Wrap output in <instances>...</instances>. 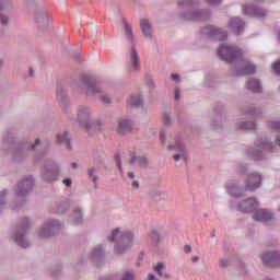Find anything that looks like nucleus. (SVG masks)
I'll list each match as a JSON object with an SVG mask.
<instances>
[{
    "mask_svg": "<svg viewBox=\"0 0 280 280\" xmlns=\"http://www.w3.org/2000/svg\"><path fill=\"white\" fill-rule=\"evenodd\" d=\"M132 240L135 234L131 231L121 232L119 229L114 230L109 236V242H116L115 253L118 255H124L132 246Z\"/></svg>",
    "mask_w": 280,
    "mask_h": 280,
    "instance_id": "1",
    "label": "nucleus"
},
{
    "mask_svg": "<svg viewBox=\"0 0 280 280\" xmlns=\"http://www.w3.org/2000/svg\"><path fill=\"white\" fill-rule=\"evenodd\" d=\"M218 54L222 60L231 62L232 60H235V58H238V56H242V50L235 46L223 44L219 47Z\"/></svg>",
    "mask_w": 280,
    "mask_h": 280,
    "instance_id": "2",
    "label": "nucleus"
},
{
    "mask_svg": "<svg viewBox=\"0 0 280 280\" xmlns=\"http://www.w3.org/2000/svg\"><path fill=\"white\" fill-rule=\"evenodd\" d=\"M261 187V175L252 174L248 176L247 183L245 185L246 191H255Z\"/></svg>",
    "mask_w": 280,
    "mask_h": 280,
    "instance_id": "3",
    "label": "nucleus"
},
{
    "mask_svg": "<svg viewBox=\"0 0 280 280\" xmlns=\"http://www.w3.org/2000/svg\"><path fill=\"white\" fill-rule=\"evenodd\" d=\"M264 264L268 266H280V254L277 252H268L262 255Z\"/></svg>",
    "mask_w": 280,
    "mask_h": 280,
    "instance_id": "4",
    "label": "nucleus"
},
{
    "mask_svg": "<svg viewBox=\"0 0 280 280\" xmlns=\"http://www.w3.org/2000/svg\"><path fill=\"white\" fill-rule=\"evenodd\" d=\"M33 186H34V178L30 176L26 179L22 180V183L18 186L16 196L27 195V191H30Z\"/></svg>",
    "mask_w": 280,
    "mask_h": 280,
    "instance_id": "5",
    "label": "nucleus"
},
{
    "mask_svg": "<svg viewBox=\"0 0 280 280\" xmlns=\"http://www.w3.org/2000/svg\"><path fill=\"white\" fill-rule=\"evenodd\" d=\"M258 205L256 199H247L240 205L238 209L243 213H252L257 209Z\"/></svg>",
    "mask_w": 280,
    "mask_h": 280,
    "instance_id": "6",
    "label": "nucleus"
},
{
    "mask_svg": "<svg viewBox=\"0 0 280 280\" xmlns=\"http://www.w3.org/2000/svg\"><path fill=\"white\" fill-rule=\"evenodd\" d=\"M203 34H209V36H215L218 40H226V33L221 30H217L214 26H208L205 28Z\"/></svg>",
    "mask_w": 280,
    "mask_h": 280,
    "instance_id": "7",
    "label": "nucleus"
},
{
    "mask_svg": "<svg viewBox=\"0 0 280 280\" xmlns=\"http://www.w3.org/2000/svg\"><path fill=\"white\" fill-rule=\"evenodd\" d=\"M272 213L268 212L267 210H257L254 214V220L256 222H268L272 220Z\"/></svg>",
    "mask_w": 280,
    "mask_h": 280,
    "instance_id": "8",
    "label": "nucleus"
},
{
    "mask_svg": "<svg viewBox=\"0 0 280 280\" xmlns=\"http://www.w3.org/2000/svg\"><path fill=\"white\" fill-rule=\"evenodd\" d=\"M230 27L233 30L234 34L240 36L241 32H244V21L240 20V18H233Z\"/></svg>",
    "mask_w": 280,
    "mask_h": 280,
    "instance_id": "9",
    "label": "nucleus"
},
{
    "mask_svg": "<svg viewBox=\"0 0 280 280\" xmlns=\"http://www.w3.org/2000/svg\"><path fill=\"white\" fill-rule=\"evenodd\" d=\"M131 129H132V124H130V120L118 121L117 132H119L120 135H126V132H130Z\"/></svg>",
    "mask_w": 280,
    "mask_h": 280,
    "instance_id": "10",
    "label": "nucleus"
},
{
    "mask_svg": "<svg viewBox=\"0 0 280 280\" xmlns=\"http://www.w3.org/2000/svg\"><path fill=\"white\" fill-rule=\"evenodd\" d=\"M140 27L147 38H152V25L148 20H141Z\"/></svg>",
    "mask_w": 280,
    "mask_h": 280,
    "instance_id": "11",
    "label": "nucleus"
},
{
    "mask_svg": "<svg viewBox=\"0 0 280 280\" xmlns=\"http://www.w3.org/2000/svg\"><path fill=\"white\" fill-rule=\"evenodd\" d=\"M243 12L244 14H253L254 16H266V11L261 10V9H253L250 7H245L243 8Z\"/></svg>",
    "mask_w": 280,
    "mask_h": 280,
    "instance_id": "12",
    "label": "nucleus"
},
{
    "mask_svg": "<svg viewBox=\"0 0 280 280\" xmlns=\"http://www.w3.org/2000/svg\"><path fill=\"white\" fill-rule=\"evenodd\" d=\"M131 70L137 71L139 69V54L135 48L131 49L130 54Z\"/></svg>",
    "mask_w": 280,
    "mask_h": 280,
    "instance_id": "13",
    "label": "nucleus"
},
{
    "mask_svg": "<svg viewBox=\"0 0 280 280\" xmlns=\"http://www.w3.org/2000/svg\"><path fill=\"white\" fill-rule=\"evenodd\" d=\"M247 89L249 91H253V93H259L261 91V84L259 83V81H257V79H250L247 82Z\"/></svg>",
    "mask_w": 280,
    "mask_h": 280,
    "instance_id": "14",
    "label": "nucleus"
},
{
    "mask_svg": "<svg viewBox=\"0 0 280 280\" xmlns=\"http://www.w3.org/2000/svg\"><path fill=\"white\" fill-rule=\"evenodd\" d=\"M130 163H137V165H140V167H145L148 165V160L143 156L137 158L135 154H131Z\"/></svg>",
    "mask_w": 280,
    "mask_h": 280,
    "instance_id": "15",
    "label": "nucleus"
},
{
    "mask_svg": "<svg viewBox=\"0 0 280 280\" xmlns=\"http://www.w3.org/2000/svg\"><path fill=\"white\" fill-rule=\"evenodd\" d=\"M56 229V224L50 223L49 225L43 228L39 233L40 237H49L51 235V232Z\"/></svg>",
    "mask_w": 280,
    "mask_h": 280,
    "instance_id": "16",
    "label": "nucleus"
},
{
    "mask_svg": "<svg viewBox=\"0 0 280 280\" xmlns=\"http://www.w3.org/2000/svg\"><path fill=\"white\" fill-rule=\"evenodd\" d=\"M14 241L18 243V246H21L22 248H27L30 244L23 236V233H20L15 236Z\"/></svg>",
    "mask_w": 280,
    "mask_h": 280,
    "instance_id": "17",
    "label": "nucleus"
},
{
    "mask_svg": "<svg viewBox=\"0 0 280 280\" xmlns=\"http://www.w3.org/2000/svg\"><path fill=\"white\" fill-rule=\"evenodd\" d=\"M163 270H165V265L163 262H159L155 267H154V271L158 272V275L160 277H164V279H170V276L166 273H163Z\"/></svg>",
    "mask_w": 280,
    "mask_h": 280,
    "instance_id": "18",
    "label": "nucleus"
},
{
    "mask_svg": "<svg viewBox=\"0 0 280 280\" xmlns=\"http://www.w3.org/2000/svg\"><path fill=\"white\" fill-rule=\"evenodd\" d=\"M253 73H255V67L250 63H247L244 66L241 74L242 75H253Z\"/></svg>",
    "mask_w": 280,
    "mask_h": 280,
    "instance_id": "19",
    "label": "nucleus"
},
{
    "mask_svg": "<svg viewBox=\"0 0 280 280\" xmlns=\"http://www.w3.org/2000/svg\"><path fill=\"white\" fill-rule=\"evenodd\" d=\"M58 177V170H55V171H47L45 174H44V178L46 180H56V178Z\"/></svg>",
    "mask_w": 280,
    "mask_h": 280,
    "instance_id": "20",
    "label": "nucleus"
},
{
    "mask_svg": "<svg viewBox=\"0 0 280 280\" xmlns=\"http://www.w3.org/2000/svg\"><path fill=\"white\" fill-rule=\"evenodd\" d=\"M37 23H44V25H49V13H40L37 18Z\"/></svg>",
    "mask_w": 280,
    "mask_h": 280,
    "instance_id": "21",
    "label": "nucleus"
},
{
    "mask_svg": "<svg viewBox=\"0 0 280 280\" xmlns=\"http://www.w3.org/2000/svg\"><path fill=\"white\" fill-rule=\"evenodd\" d=\"M57 141L58 143H66V147L68 148V150L71 149V145L69 144V138H67V132H63L62 136L58 135Z\"/></svg>",
    "mask_w": 280,
    "mask_h": 280,
    "instance_id": "22",
    "label": "nucleus"
},
{
    "mask_svg": "<svg viewBox=\"0 0 280 280\" xmlns=\"http://www.w3.org/2000/svg\"><path fill=\"white\" fill-rule=\"evenodd\" d=\"M141 96H131L128 101L129 106H141Z\"/></svg>",
    "mask_w": 280,
    "mask_h": 280,
    "instance_id": "23",
    "label": "nucleus"
},
{
    "mask_svg": "<svg viewBox=\"0 0 280 280\" xmlns=\"http://www.w3.org/2000/svg\"><path fill=\"white\" fill-rule=\"evenodd\" d=\"M82 82H84V84H88L90 89H92V93H100V91L94 88L95 85H93V82H91L90 77H83Z\"/></svg>",
    "mask_w": 280,
    "mask_h": 280,
    "instance_id": "24",
    "label": "nucleus"
},
{
    "mask_svg": "<svg viewBox=\"0 0 280 280\" xmlns=\"http://www.w3.org/2000/svg\"><path fill=\"white\" fill-rule=\"evenodd\" d=\"M79 119H84L85 121H89V110L86 108L80 109L78 113Z\"/></svg>",
    "mask_w": 280,
    "mask_h": 280,
    "instance_id": "25",
    "label": "nucleus"
},
{
    "mask_svg": "<svg viewBox=\"0 0 280 280\" xmlns=\"http://www.w3.org/2000/svg\"><path fill=\"white\" fill-rule=\"evenodd\" d=\"M260 148L261 150H267L268 152H270V150H272V144L265 140L260 142Z\"/></svg>",
    "mask_w": 280,
    "mask_h": 280,
    "instance_id": "26",
    "label": "nucleus"
},
{
    "mask_svg": "<svg viewBox=\"0 0 280 280\" xmlns=\"http://www.w3.org/2000/svg\"><path fill=\"white\" fill-rule=\"evenodd\" d=\"M228 192L230 194V196H234V198H240V195H237L240 192V189H237L236 187L228 188Z\"/></svg>",
    "mask_w": 280,
    "mask_h": 280,
    "instance_id": "27",
    "label": "nucleus"
},
{
    "mask_svg": "<svg viewBox=\"0 0 280 280\" xmlns=\"http://www.w3.org/2000/svg\"><path fill=\"white\" fill-rule=\"evenodd\" d=\"M125 31L127 38H129V40H132V28L130 27V25L125 24Z\"/></svg>",
    "mask_w": 280,
    "mask_h": 280,
    "instance_id": "28",
    "label": "nucleus"
},
{
    "mask_svg": "<svg viewBox=\"0 0 280 280\" xmlns=\"http://www.w3.org/2000/svg\"><path fill=\"white\" fill-rule=\"evenodd\" d=\"M242 128H245V130H255V122H245Z\"/></svg>",
    "mask_w": 280,
    "mask_h": 280,
    "instance_id": "29",
    "label": "nucleus"
},
{
    "mask_svg": "<svg viewBox=\"0 0 280 280\" xmlns=\"http://www.w3.org/2000/svg\"><path fill=\"white\" fill-rule=\"evenodd\" d=\"M174 161H178L179 159H183L184 161H187V154L186 153H182V154H175L173 156Z\"/></svg>",
    "mask_w": 280,
    "mask_h": 280,
    "instance_id": "30",
    "label": "nucleus"
},
{
    "mask_svg": "<svg viewBox=\"0 0 280 280\" xmlns=\"http://www.w3.org/2000/svg\"><path fill=\"white\" fill-rule=\"evenodd\" d=\"M163 122L165 126H170V124H172V118H170V115L165 114L163 116Z\"/></svg>",
    "mask_w": 280,
    "mask_h": 280,
    "instance_id": "31",
    "label": "nucleus"
},
{
    "mask_svg": "<svg viewBox=\"0 0 280 280\" xmlns=\"http://www.w3.org/2000/svg\"><path fill=\"white\" fill-rule=\"evenodd\" d=\"M89 175L91 176L94 183H97V177H95V168H90Z\"/></svg>",
    "mask_w": 280,
    "mask_h": 280,
    "instance_id": "32",
    "label": "nucleus"
},
{
    "mask_svg": "<svg viewBox=\"0 0 280 280\" xmlns=\"http://www.w3.org/2000/svg\"><path fill=\"white\" fill-rule=\"evenodd\" d=\"M270 128L272 130H280V122H270Z\"/></svg>",
    "mask_w": 280,
    "mask_h": 280,
    "instance_id": "33",
    "label": "nucleus"
},
{
    "mask_svg": "<svg viewBox=\"0 0 280 280\" xmlns=\"http://www.w3.org/2000/svg\"><path fill=\"white\" fill-rule=\"evenodd\" d=\"M0 23H2V25H8V18L5 15H0Z\"/></svg>",
    "mask_w": 280,
    "mask_h": 280,
    "instance_id": "34",
    "label": "nucleus"
},
{
    "mask_svg": "<svg viewBox=\"0 0 280 280\" xmlns=\"http://www.w3.org/2000/svg\"><path fill=\"white\" fill-rule=\"evenodd\" d=\"M115 161L117 162L118 170H120L121 172V159L119 158V155L115 156Z\"/></svg>",
    "mask_w": 280,
    "mask_h": 280,
    "instance_id": "35",
    "label": "nucleus"
},
{
    "mask_svg": "<svg viewBox=\"0 0 280 280\" xmlns=\"http://www.w3.org/2000/svg\"><path fill=\"white\" fill-rule=\"evenodd\" d=\"M122 280H135V278L132 277V273H125Z\"/></svg>",
    "mask_w": 280,
    "mask_h": 280,
    "instance_id": "36",
    "label": "nucleus"
},
{
    "mask_svg": "<svg viewBox=\"0 0 280 280\" xmlns=\"http://www.w3.org/2000/svg\"><path fill=\"white\" fill-rule=\"evenodd\" d=\"M151 238H152L154 242H159V233H158V232H152Z\"/></svg>",
    "mask_w": 280,
    "mask_h": 280,
    "instance_id": "37",
    "label": "nucleus"
},
{
    "mask_svg": "<svg viewBox=\"0 0 280 280\" xmlns=\"http://www.w3.org/2000/svg\"><path fill=\"white\" fill-rule=\"evenodd\" d=\"M220 266H221L222 268H226V266H229V260H226V259L220 260Z\"/></svg>",
    "mask_w": 280,
    "mask_h": 280,
    "instance_id": "38",
    "label": "nucleus"
},
{
    "mask_svg": "<svg viewBox=\"0 0 280 280\" xmlns=\"http://www.w3.org/2000/svg\"><path fill=\"white\" fill-rule=\"evenodd\" d=\"M101 100L104 102V104H110V97L108 96H102Z\"/></svg>",
    "mask_w": 280,
    "mask_h": 280,
    "instance_id": "39",
    "label": "nucleus"
},
{
    "mask_svg": "<svg viewBox=\"0 0 280 280\" xmlns=\"http://www.w3.org/2000/svg\"><path fill=\"white\" fill-rule=\"evenodd\" d=\"M28 224H30V221H28L27 219H24V220H23V228H22V231H25V229H27Z\"/></svg>",
    "mask_w": 280,
    "mask_h": 280,
    "instance_id": "40",
    "label": "nucleus"
},
{
    "mask_svg": "<svg viewBox=\"0 0 280 280\" xmlns=\"http://www.w3.org/2000/svg\"><path fill=\"white\" fill-rule=\"evenodd\" d=\"M175 100H180V90L179 89L175 90Z\"/></svg>",
    "mask_w": 280,
    "mask_h": 280,
    "instance_id": "41",
    "label": "nucleus"
},
{
    "mask_svg": "<svg viewBox=\"0 0 280 280\" xmlns=\"http://www.w3.org/2000/svg\"><path fill=\"white\" fill-rule=\"evenodd\" d=\"M63 185H66V187H71V179H63Z\"/></svg>",
    "mask_w": 280,
    "mask_h": 280,
    "instance_id": "42",
    "label": "nucleus"
},
{
    "mask_svg": "<svg viewBox=\"0 0 280 280\" xmlns=\"http://www.w3.org/2000/svg\"><path fill=\"white\" fill-rule=\"evenodd\" d=\"M5 191L0 192V205H3V198H5Z\"/></svg>",
    "mask_w": 280,
    "mask_h": 280,
    "instance_id": "43",
    "label": "nucleus"
},
{
    "mask_svg": "<svg viewBox=\"0 0 280 280\" xmlns=\"http://www.w3.org/2000/svg\"><path fill=\"white\" fill-rule=\"evenodd\" d=\"M222 0H208V3H211L212 5H215V3H221Z\"/></svg>",
    "mask_w": 280,
    "mask_h": 280,
    "instance_id": "44",
    "label": "nucleus"
},
{
    "mask_svg": "<svg viewBox=\"0 0 280 280\" xmlns=\"http://www.w3.org/2000/svg\"><path fill=\"white\" fill-rule=\"evenodd\" d=\"M98 253H102V247H98L96 249L93 250V256L95 257V255H98Z\"/></svg>",
    "mask_w": 280,
    "mask_h": 280,
    "instance_id": "45",
    "label": "nucleus"
},
{
    "mask_svg": "<svg viewBox=\"0 0 280 280\" xmlns=\"http://www.w3.org/2000/svg\"><path fill=\"white\" fill-rule=\"evenodd\" d=\"M184 250L185 253H191V246L185 245Z\"/></svg>",
    "mask_w": 280,
    "mask_h": 280,
    "instance_id": "46",
    "label": "nucleus"
},
{
    "mask_svg": "<svg viewBox=\"0 0 280 280\" xmlns=\"http://www.w3.org/2000/svg\"><path fill=\"white\" fill-rule=\"evenodd\" d=\"M199 260H200V257H198V256H194V257L191 258L192 264H196V262L199 261Z\"/></svg>",
    "mask_w": 280,
    "mask_h": 280,
    "instance_id": "47",
    "label": "nucleus"
},
{
    "mask_svg": "<svg viewBox=\"0 0 280 280\" xmlns=\"http://www.w3.org/2000/svg\"><path fill=\"white\" fill-rule=\"evenodd\" d=\"M132 187H135V189H139V182H132Z\"/></svg>",
    "mask_w": 280,
    "mask_h": 280,
    "instance_id": "48",
    "label": "nucleus"
},
{
    "mask_svg": "<svg viewBox=\"0 0 280 280\" xmlns=\"http://www.w3.org/2000/svg\"><path fill=\"white\" fill-rule=\"evenodd\" d=\"M172 78H173V80H175V81H178L179 80V78H180V75H178V74H172Z\"/></svg>",
    "mask_w": 280,
    "mask_h": 280,
    "instance_id": "49",
    "label": "nucleus"
},
{
    "mask_svg": "<svg viewBox=\"0 0 280 280\" xmlns=\"http://www.w3.org/2000/svg\"><path fill=\"white\" fill-rule=\"evenodd\" d=\"M39 143H40V140H39V139H36V140H35V144L32 145V149L34 150V148H36V145H38Z\"/></svg>",
    "mask_w": 280,
    "mask_h": 280,
    "instance_id": "50",
    "label": "nucleus"
},
{
    "mask_svg": "<svg viewBox=\"0 0 280 280\" xmlns=\"http://www.w3.org/2000/svg\"><path fill=\"white\" fill-rule=\"evenodd\" d=\"M74 215H75V218H82V214L78 210L74 211Z\"/></svg>",
    "mask_w": 280,
    "mask_h": 280,
    "instance_id": "51",
    "label": "nucleus"
},
{
    "mask_svg": "<svg viewBox=\"0 0 280 280\" xmlns=\"http://www.w3.org/2000/svg\"><path fill=\"white\" fill-rule=\"evenodd\" d=\"M160 139H161L162 142H164L165 141V133H161Z\"/></svg>",
    "mask_w": 280,
    "mask_h": 280,
    "instance_id": "52",
    "label": "nucleus"
},
{
    "mask_svg": "<svg viewBox=\"0 0 280 280\" xmlns=\"http://www.w3.org/2000/svg\"><path fill=\"white\" fill-rule=\"evenodd\" d=\"M128 176H129L130 178H135V173L129 172V173H128Z\"/></svg>",
    "mask_w": 280,
    "mask_h": 280,
    "instance_id": "53",
    "label": "nucleus"
},
{
    "mask_svg": "<svg viewBox=\"0 0 280 280\" xmlns=\"http://www.w3.org/2000/svg\"><path fill=\"white\" fill-rule=\"evenodd\" d=\"M72 167L75 170L78 167V164L77 163H73L72 164Z\"/></svg>",
    "mask_w": 280,
    "mask_h": 280,
    "instance_id": "54",
    "label": "nucleus"
},
{
    "mask_svg": "<svg viewBox=\"0 0 280 280\" xmlns=\"http://www.w3.org/2000/svg\"><path fill=\"white\" fill-rule=\"evenodd\" d=\"M30 73H31V75H34V70L31 69V70H30Z\"/></svg>",
    "mask_w": 280,
    "mask_h": 280,
    "instance_id": "55",
    "label": "nucleus"
},
{
    "mask_svg": "<svg viewBox=\"0 0 280 280\" xmlns=\"http://www.w3.org/2000/svg\"><path fill=\"white\" fill-rule=\"evenodd\" d=\"M85 126H86V128H88V130H89V122H86V125H85Z\"/></svg>",
    "mask_w": 280,
    "mask_h": 280,
    "instance_id": "56",
    "label": "nucleus"
},
{
    "mask_svg": "<svg viewBox=\"0 0 280 280\" xmlns=\"http://www.w3.org/2000/svg\"><path fill=\"white\" fill-rule=\"evenodd\" d=\"M179 148V150H183V147H178Z\"/></svg>",
    "mask_w": 280,
    "mask_h": 280,
    "instance_id": "57",
    "label": "nucleus"
},
{
    "mask_svg": "<svg viewBox=\"0 0 280 280\" xmlns=\"http://www.w3.org/2000/svg\"><path fill=\"white\" fill-rule=\"evenodd\" d=\"M0 3H3V0H0Z\"/></svg>",
    "mask_w": 280,
    "mask_h": 280,
    "instance_id": "58",
    "label": "nucleus"
},
{
    "mask_svg": "<svg viewBox=\"0 0 280 280\" xmlns=\"http://www.w3.org/2000/svg\"><path fill=\"white\" fill-rule=\"evenodd\" d=\"M0 10H3V8H2V7H0Z\"/></svg>",
    "mask_w": 280,
    "mask_h": 280,
    "instance_id": "59",
    "label": "nucleus"
}]
</instances>
